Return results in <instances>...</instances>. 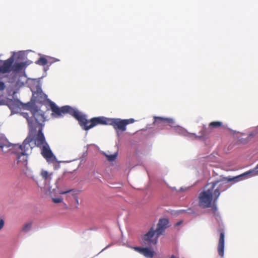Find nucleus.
Instances as JSON below:
<instances>
[{"mask_svg":"<svg viewBox=\"0 0 258 258\" xmlns=\"http://www.w3.org/2000/svg\"><path fill=\"white\" fill-rule=\"evenodd\" d=\"M50 107L52 112V115H55V117L61 116L66 113L72 115L78 121L81 127L85 131H88L99 124L111 125L116 131L124 132L126 130L124 119L100 116L88 120L85 115L70 106H64L60 108L55 103L51 102Z\"/></svg>","mask_w":258,"mask_h":258,"instance_id":"obj_1","label":"nucleus"},{"mask_svg":"<svg viewBox=\"0 0 258 258\" xmlns=\"http://www.w3.org/2000/svg\"><path fill=\"white\" fill-rule=\"evenodd\" d=\"M169 220L168 219L163 218L159 220L157 228L155 230L153 227L145 234L143 237V242L145 244H156L158 237L161 235L169 226Z\"/></svg>","mask_w":258,"mask_h":258,"instance_id":"obj_2","label":"nucleus"},{"mask_svg":"<svg viewBox=\"0 0 258 258\" xmlns=\"http://www.w3.org/2000/svg\"><path fill=\"white\" fill-rule=\"evenodd\" d=\"M214 185L207 184L204 190L201 191L198 197L199 206L203 209L210 208L213 203L217 202L218 199H215L214 192L213 191Z\"/></svg>","mask_w":258,"mask_h":258,"instance_id":"obj_3","label":"nucleus"},{"mask_svg":"<svg viewBox=\"0 0 258 258\" xmlns=\"http://www.w3.org/2000/svg\"><path fill=\"white\" fill-rule=\"evenodd\" d=\"M242 176H244L243 174L233 177H225L221 176V178L219 180H215L208 183V184L214 185L213 191L214 192L215 199H218L221 192L226 190L230 187L228 182L232 181L234 182H237L238 180V179Z\"/></svg>","mask_w":258,"mask_h":258,"instance_id":"obj_4","label":"nucleus"},{"mask_svg":"<svg viewBox=\"0 0 258 258\" xmlns=\"http://www.w3.org/2000/svg\"><path fill=\"white\" fill-rule=\"evenodd\" d=\"M42 129L41 126H40L38 128H30L28 134V136H30L31 139L33 141L34 145L39 148H41L45 144H47L42 133Z\"/></svg>","mask_w":258,"mask_h":258,"instance_id":"obj_5","label":"nucleus"},{"mask_svg":"<svg viewBox=\"0 0 258 258\" xmlns=\"http://www.w3.org/2000/svg\"><path fill=\"white\" fill-rule=\"evenodd\" d=\"M31 114L33 117V126H31V128H38L40 126L43 127V123L45 121V117L44 113L41 110L37 109H33L31 110Z\"/></svg>","mask_w":258,"mask_h":258,"instance_id":"obj_6","label":"nucleus"},{"mask_svg":"<svg viewBox=\"0 0 258 258\" xmlns=\"http://www.w3.org/2000/svg\"><path fill=\"white\" fill-rule=\"evenodd\" d=\"M19 146H21V149L16 148L15 150L24 152L28 154L31 153L32 149L35 147L33 141L30 138V136H29L24 141L23 144L22 145H19Z\"/></svg>","mask_w":258,"mask_h":258,"instance_id":"obj_7","label":"nucleus"},{"mask_svg":"<svg viewBox=\"0 0 258 258\" xmlns=\"http://www.w3.org/2000/svg\"><path fill=\"white\" fill-rule=\"evenodd\" d=\"M21 146H19V144H11L6 138L0 137V148L3 152H7L11 150L14 151L16 148L21 149Z\"/></svg>","mask_w":258,"mask_h":258,"instance_id":"obj_8","label":"nucleus"},{"mask_svg":"<svg viewBox=\"0 0 258 258\" xmlns=\"http://www.w3.org/2000/svg\"><path fill=\"white\" fill-rule=\"evenodd\" d=\"M41 154L42 156L48 162H53L55 160V157L53 154L52 151L50 149L48 144H45L44 146L41 147Z\"/></svg>","mask_w":258,"mask_h":258,"instance_id":"obj_9","label":"nucleus"},{"mask_svg":"<svg viewBox=\"0 0 258 258\" xmlns=\"http://www.w3.org/2000/svg\"><path fill=\"white\" fill-rule=\"evenodd\" d=\"M174 123V120L172 118H164L162 117H155L154 124L158 126L169 125L173 126Z\"/></svg>","mask_w":258,"mask_h":258,"instance_id":"obj_10","label":"nucleus"},{"mask_svg":"<svg viewBox=\"0 0 258 258\" xmlns=\"http://www.w3.org/2000/svg\"><path fill=\"white\" fill-rule=\"evenodd\" d=\"M14 59L13 57H11L4 61L3 64L0 67V74H6L12 71L11 67L13 64Z\"/></svg>","mask_w":258,"mask_h":258,"instance_id":"obj_11","label":"nucleus"},{"mask_svg":"<svg viewBox=\"0 0 258 258\" xmlns=\"http://www.w3.org/2000/svg\"><path fill=\"white\" fill-rule=\"evenodd\" d=\"M12 153L17 154V164H21L23 165H27L28 155V154L16 150L13 151Z\"/></svg>","mask_w":258,"mask_h":258,"instance_id":"obj_12","label":"nucleus"},{"mask_svg":"<svg viewBox=\"0 0 258 258\" xmlns=\"http://www.w3.org/2000/svg\"><path fill=\"white\" fill-rule=\"evenodd\" d=\"M133 248L147 257L152 258L155 252L148 247H133Z\"/></svg>","mask_w":258,"mask_h":258,"instance_id":"obj_13","label":"nucleus"},{"mask_svg":"<svg viewBox=\"0 0 258 258\" xmlns=\"http://www.w3.org/2000/svg\"><path fill=\"white\" fill-rule=\"evenodd\" d=\"M219 232H220V238L218 245V252L220 256H223L224 255L225 234L222 229H219Z\"/></svg>","mask_w":258,"mask_h":258,"instance_id":"obj_14","label":"nucleus"},{"mask_svg":"<svg viewBox=\"0 0 258 258\" xmlns=\"http://www.w3.org/2000/svg\"><path fill=\"white\" fill-rule=\"evenodd\" d=\"M25 67L24 62H16L12 65L11 69L15 72H19L22 70Z\"/></svg>","mask_w":258,"mask_h":258,"instance_id":"obj_15","label":"nucleus"},{"mask_svg":"<svg viewBox=\"0 0 258 258\" xmlns=\"http://www.w3.org/2000/svg\"><path fill=\"white\" fill-rule=\"evenodd\" d=\"M23 115L25 118H26V119L27 120L29 129L31 128V126H34V125H33L34 124L33 123V121H33L32 115L30 117L29 116L28 113H25V112L23 113Z\"/></svg>","mask_w":258,"mask_h":258,"instance_id":"obj_16","label":"nucleus"},{"mask_svg":"<svg viewBox=\"0 0 258 258\" xmlns=\"http://www.w3.org/2000/svg\"><path fill=\"white\" fill-rule=\"evenodd\" d=\"M51 174V173L50 174L47 171L44 170H42L40 172L41 176L45 180H50Z\"/></svg>","mask_w":258,"mask_h":258,"instance_id":"obj_17","label":"nucleus"},{"mask_svg":"<svg viewBox=\"0 0 258 258\" xmlns=\"http://www.w3.org/2000/svg\"><path fill=\"white\" fill-rule=\"evenodd\" d=\"M248 174H251V176L258 175V164L254 169L243 173L244 175H247Z\"/></svg>","mask_w":258,"mask_h":258,"instance_id":"obj_18","label":"nucleus"},{"mask_svg":"<svg viewBox=\"0 0 258 258\" xmlns=\"http://www.w3.org/2000/svg\"><path fill=\"white\" fill-rule=\"evenodd\" d=\"M36 63L37 64L44 66L47 64L48 60L45 57H41L36 61Z\"/></svg>","mask_w":258,"mask_h":258,"instance_id":"obj_19","label":"nucleus"},{"mask_svg":"<svg viewBox=\"0 0 258 258\" xmlns=\"http://www.w3.org/2000/svg\"><path fill=\"white\" fill-rule=\"evenodd\" d=\"M222 123L220 121H213L209 124V126L212 128H217L221 126Z\"/></svg>","mask_w":258,"mask_h":258,"instance_id":"obj_20","label":"nucleus"},{"mask_svg":"<svg viewBox=\"0 0 258 258\" xmlns=\"http://www.w3.org/2000/svg\"><path fill=\"white\" fill-rule=\"evenodd\" d=\"M31 226H32V222H29V223H26L24 225L22 230L25 232H28V231H29L30 230Z\"/></svg>","mask_w":258,"mask_h":258,"instance_id":"obj_21","label":"nucleus"},{"mask_svg":"<svg viewBox=\"0 0 258 258\" xmlns=\"http://www.w3.org/2000/svg\"><path fill=\"white\" fill-rule=\"evenodd\" d=\"M116 154H112L110 155H106V158L109 161H113L116 158Z\"/></svg>","mask_w":258,"mask_h":258,"instance_id":"obj_22","label":"nucleus"},{"mask_svg":"<svg viewBox=\"0 0 258 258\" xmlns=\"http://www.w3.org/2000/svg\"><path fill=\"white\" fill-rule=\"evenodd\" d=\"M216 203H213L212 204V206L211 207V208H212V211L214 213V215H216L218 210Z\"/></svg>","mask_w":258,"mask_h":258,"instance_id":"obj_23","label":"nucleus"},{"mask_svg":"<svg viewBox=\"0 0 258 258\" xmlns=\"http://www.w3.org/2000/svg\"><path fill=\"white\" fill-rule=\"evenodd\" d=\"M124 121L125 123V125L126 126V125H127L128 124L132 123L134 122L135 120L133 118H130V119H124Z\"/></svg>","mask_w":258,"mask_h":258,"instance_id":"obj_24","label":"nucleus"},{"mask_svg":"<svg viewBox=\"0 0 258 258\" xmlns=\"http://www.w3.org/2000/svg\"><path fill=\"white\" fill-rule=\"evenodd\" d=\"M62 198H52V201L54 203H60L62 202Z\"/></svg>","mask_w":258,"mask_h":258,"instance_id":"obj_25","label":"nucleus"},{"mask_svg":"<svg viewBox=\"0 0 258 258\" xmlns=\"http://www.w3.org/2000/svg\"><path fill=\"white\" fill-rule=\"evenodd\" d=\"M73 191V189H70V190H66V191H62V190H61L59 192V194H61V195H64V194H69V193H71V192H72Z\"/></svg>","mask_w":258,"mask_h":258,"instance_id":"obj_26","label":"nucleus"},{"mask_svg":"<svg viewBox=\"0 0 258 258\" xmlns=\"http://www.w3.org/2000/svg\"><path fill=\"white\" fill-rule=\"evenodd\" d=\"M6 87L5 84L3 82L0 81V91H3Z\"/></svg>","mask_w":258,"mask_h":258,"instance_id":"obj_27","label":"nucleus"},{"mask_svg":"<svg viewBox=\"0 0 258 258\" xmlns=\"http://www.w3.org/2000/svg\"><path fill=\"white\" fill-rule=\"evenodd\" d=\"M4 220L2 219L0 220V230L2 229L4 226Z\"/></svg>","mask_w":258,"mask_h":258,"instance_id":"obj_28","label":"nucleus"},{"mask_svg":"<svg viewBox=\"0 0 258 258\" xmlns=\"http://www.w3.org/2000/svg\"><path fill=\"white\" fill-rule=\"evenodd\" d=\"M72 196L75 197V200L76 201V203H77V205H79V199H78V198L77 196H76L75 195H74V194H72Z\"/></svg>","mask_w":258,"mask_h":258,"instance_id":"obj_29","label":"nucleus"},{"mask_svg":"<svg viewBox=\"0 0 258 258\" xmlns=\"http://www.w3.org/2000/svg\"><path fill=\"white\" fill-rule=\"evenodd\" d=\"M182 221H180L178 222L177 223H176L175 226H177L180 225L182 223Z\"/></svg>","mask_w":258,"mask_h":258,"instance_id":"obj_30","label":"nucleus"}]
</instances>
